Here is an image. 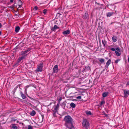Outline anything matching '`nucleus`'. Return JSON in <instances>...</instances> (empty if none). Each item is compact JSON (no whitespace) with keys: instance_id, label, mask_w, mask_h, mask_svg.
I'll use <instances>...</instances> for the list:
<instances>
[{"instance_id":"nucleus-28","label":"nucleus","mask_w":129,"mask_h":129,"mask_svg":"<svg viewBox=\"0 0 129 129\" xmlns=\"http://www.w3.org/2000/svg\"><path fill=\"white\" fill-rule=\"evenodd\" d=\"M110 102H111V101L110 100L107 101V104L109 105H110Z\"/></svg>"},{"instance_id":"nucleus-41","label":"nucleus","mask_w":129,"mask_h":129,"mask_svg":"<svg viewBox=\"0 0 129 129\" xmlns=\"http://www.w3.org/2000/svg\"><path fill=\"white\" fill-rule=\"evenodd\" d=\"M102 95L103 98L105 97V92H104L103 93Z\"/></svg>"},{"instance_id":"nucleus-29","label":"nucleus","mask_w":129,"mask_h":129,"mask_svg":"<svg viewBox=\"0 0 129 129\" xmlns=\"http://www.w3.org/2000/svg\"><path fill=\"white\" fill-rule=\"evenodd\" d=\"M47 10L46 9H44L43 11V12L44 14H45L47 11Z\"/></svg>"},{"instance_id":"nucleus-31","label":"nucleus","mask_w":129,"mask_h":129,"mask_svg":"<svg viewBox=\"0 0 129 129\" xmlns=\"http://www.w3.org/2000/svg\"><path fill=\"white\" fill-rule=\"evenodd\" d=\"M22 60V59L20 57H19L17 60V62L18 63H19L20 62L21 60Z\"/></svg>"},{"instance_id":"nucleus-57","label":"nucleus","mask_w":129,"mask_h":129,"mask_svg":"<svg viewBox=\"0 0 129 129\" xmlns=\"http://www.w3.org/2000/svg\"><path fill=\"white\" fill-rule=\"evenodd\" d=\"M13 120H14V121H16V119H15Z\"/></svg>"},{"instance_id":"nucleus-37","label":"nucleus","mask_w":129,"mask_h":129,"mask_svg":"<svg viewBox=\"0 0 129 129\" xmlns=\"http://www.w3.org/2000/svg\"><path fill=\"white\" fill-rule=\"evenodd\" d=\"M81 96H79L76 98L77 99H80L81 98Z\"/></svg>"},{"instance_id":"nucleus-40","label":"nucleus","mask_w":129,"mask_h":129,"mask_svg":"<svg viewBox=\"0 0 129 129\" xmlns=\"http://www.w3.org/2000/svg\"><path fill=\"white\" fill-rule=\"evenodd\" d=\"M22 59H23L25 58V56H22L21 57H20Z\"/></svg>"},{"instance_id":"nucleus-58","label":"nucleus","mask_w":129,"mask_h":129,"mask_svg":"<svg viewBox=\"0 0 129 129\" xmlns=\"http://www.w3.org/2000/svg\"><path fill=\"white\" fill-rule=\"evenodd\" d=\"M16 49H17V48L18 47H17V46H16Z\"/></svg>"},{"instance_id":"nucleus-49","label":"nucleus","mask_w":129,"mask_h":129,"mask_svg":"<svg viewBox=\"0 0 129 129\" xmlns=\"http://www.w3.org/2000/svg\"><path fill=\"white\" fill-rule=\"evenodd\" d=\"M57 10H61V8H59L57 9Z\"/></svg>"},{"instance_id":"nucleus-3","label":"nucleus","mask_w":129,"mask_h":129,"mask_svg":"<svg viewBox=\"0 0 129 129\" xmlns=\"http://www.w3.org/2000/svg\"><path fill=\"white\" fill-rule=\"evenodd\" d=\"M43 63H40L38 65L37 69V72H41L42 71V68L43 67Z\"/></svg>"},{"instance_id":"nucleus-10","label":"nucleus","mask_w":129,"mask_h":129,"mask_svg":"<svg viewBox=\"0 0 129 129\" xmlns=\"http://www.w3.org/2000/svg\"><path fill=\"white\" fill-rule=\"evenodd\" d=\"M59 27H58L57 25H55L54 27H52L51 29V30L52 31H54L56 29H59Z\"/></svg>"},{"instance_id":"nucleus-14","label":"nucleus","mask_w":129,"mask_h":129,"mask_svg":"<svg viewBox=\"0 0 129 129\" xmlns=\"http://www.w3.org/2000/svg\"><path fill=\"white\" fill-rule=\"evenodd\" d=\"M86 114L87 115H92L93 114L91 113L90 111H86L85 112Z\"/></svg>"},{"instance_id":"nucleus-44","label":"nucleus","mask_w":129,"mask_h":129,"mask_svg":"<svg viewBox=\"0 0 129 129\" xmlns=\"http://www.w3.org/2000/svg\"><path fill=\"white\" fill-rule=\"evenodd\" d=\"M126 85V86L129 85V81L127 82Z\"/></svg>"},{"instance_id":"nucleus-23","label":"nucleus","mask_w":129,"mask_h":129,"mask_svg":"<svg viewBox=\"0 0 129 129\" xmlns=\"http://www.w3.org/2000/svg\"><path fill=\"white\" fill-rule=\"evenodd\" d=\"M99 61L101 63H103L104 62L105 60L104 59L101 58V59H100L99 58Z\"/></svg>"},{"instance_id":"nucleus-46","label":"nucleus","mask_w":129,"mask_h":129,"mask_svg":"<svg viewBox=\"0 0 129 129\" xmlns=\"http://www.w3.org/2000/svg\"><path fill=\"white\" fill-rule=\"evenodd\" d=\"M18 63L17 62L14 65V66H17V65L18 64V63Z\"/></svg>"},{"instance_id":"nucleus-47","label":"nucleus","mask_w":129,"mask_h":129,"mask_svg":"<svg viewBox=\"0 0 129 129\" xmlns=\"http://www.w3.org/2000/svg\"><path fill=\"white\" fill-rule=\"evenodd\" d=\"M102 43H103V45L105 46V43H104V41L103 40H102Z\"/></svg>"},{"instance_id":"nucleus-53","label":"nucleus","mask_w":129,"mask_h":129,"mask_svg":"<svg viewBox=\"0 0 129 129\" xmlns=\"http://www.w3.org/2000/svg\"><path fill=\"white\" fill-rule=\"evenodd\" d=\"M128 62L129 63V57L128 58Z\"/></svg>"},{"instance_id":"nucleus-21","label":"nucleus","mask_w":129,"mask_h":129,"mask_svg":"<svg viewBox=\"0 0 129 129\" xmlns=\"http://www.w3.org/2000/svg\"><path fill=\"white\" fill-rule=\"evenodd\" d=\"M66 104L64 102L62 103L61 104V105L63 109H65V107L66 106Z\"/></svg>"},{"instance_id":"nucleus-30","label":"nucleus","mask_w":129,"mask_h":129,"mask_svg":"<svg viewBox=\"0 0 129 129\" xmlns=\"http://www.w3.org/2000/svg\"><path fill=\"white\" fill-rule=\"evenodd\" d=\"M59 107V105L57 106V105L56 107L54 109V111H57V108H58Z\"/></svg>"},{"instance_id":"nucleus-43","label":"nucleus","mask_w":129,"mask_h":129,"mask_svg":"<svg viewBox=\"0 0 129 129\" xmlns=\"http://www.w3.org/2000/svg\"><path fill=\"white\" fill-rule=\"evenodd\" d=\"M27 105H30V106L32 105L30 103H28V102L27 103Z\"/></svg>"},{"instance_id":"nucleus-4","label":"nucleus","mask_w":129,"mask_h":129,"mask_svg":"<svg viewBox=\"0 0 129 129\" xmlns=\"http://www.w3.org/2000/svg\"><path fill=\"white\" fill-rule=\"evenodd\" d=\"M89 15L87 12H86L82 16V18L84 20L88 19H89Z\"/></svg>"},{"instance_id":"nucleus-63","label":"nucleus","mask_w":129,"mask_h":129,"mask_svg":"<svg viewBox=\"0 0 129 129\" xmlns=\"http://www.w3.org/2000/svg\"><path fill=\"white\" fill-rule=\"evenodd\" d=\"M59 31H60V29H59Z\"/></svg>"},{"instance_id":"nucleus-15","label":"nucleus","mask_w":129,"mask_h":129,"mask_svg":"<svg viewBox=\"0 0 129 129\" xmlns=\"http://www.w3.org/2000/svg\"><path fill=\"white\" fill-rule=\"evenodd\" d=\"M20 28L19 26H17L15 28V31L16 33L18 32L20 29Z\"/></svg>"},{"instance_id":"nucleus-56","label":"nucleus","mask_w":129,"mask_h":129,"mask_svg":"<svg viewBox=\"0 0 129 129\" xmlns=\"http://www.w3.org/2000/svg\"><path fill=\"white\" fill-rule=\"evenodd\" d=\"M42 118H43H43H44V116L43 115H42Z\"/></svg>"},{"instance_id":"nucleus-11","label":"nucleus","mask_w":129,"mask_h":129,"mask_svg":"<svg viewBox=\"0 0 129 129\" xmlns=\"http://www.w3.org/2000/svg\"><path fill=\"white\" fill-rule=\"evenodd\" d=\"M20 94L21 95V97H22V99H24L26 98V96L23 94V93L21 91L20 92Z\"/></svg>"},{"instance_id":"nucleus-1","label":"nucleus","mask_w":129,"mask_h":129,"mask_svg":"<svg viewBox=\"0 0 129 129\" xmlns=\"http://www.w3.org/2000/svg\"><path fill=\"white\" fill-rule=\"evenodd\" d=\"M64 120L65 122V125L67 128L69 129H75L73 125V119L70 116L67 115L65 116Z\"/></svg>"},{"instance_id":"nucleus-39","label":"nucleus","mask_w":129,"mask_h":129,"mask_svg":"<svg viewBox=\"0 0 129 129\" xmlns=\"http://www.w3.org/2000/svg\"><path fill=\"white\" fill-rule=\"evenodd\" d=\"M109 94V93L108 92H105V97L108 95Z\"/></svg>"},{"instance_id":"nucleus-51","label":"nucleus","mask_w":129,"mask_h":129,"mask_svg":"<svg viewBox=\"0 0 129 129\" xmlns=\"http://www.w3.org/2000/svg\"><path fill=\"white\" fill-rule=\"evenodd\" d=\"M2 26V25L1 23H0V28H1Z\"/></svg>"},{"instance_id":"nucleus-20","label":"nucleus","mask_w":129,"mask_h":129,"mask_svg":"<svg viewBox=\"0 0 129 129\" xmlns=\"http://www.w3.org/2000/svg\"><path fill=\"white\" fill-rule=\"evenodd\" d=\"M70 106L71 107L73 108H75L76 107V105L73 103H72L70 104Z\"/></svg>"},{"instance_id":"nucleus-5","label":"nucleus","mask_w":129,"mask_h":129,"mask_svg":"<svg viewBox=\"0 0 129 129\" xmlns=\"http://www.w3.org/2000/svg\"><path fill=\"white\" fill-rule=\"evenodd\" d=\"M124 96L125 98L128 97V95H129V90L126 89H124L123 90Z\"/></svg>"},{"instance_id":"nucleus-42","label":"nucleus","mask_w":129,"mask_h":129,"mask_svg":"<svg viewBox=\"0 0 129 129\" xmlns=\"http://www.w3.org/2000/svg\"><path fill=\"white\" fill-rule=\"evenodd\" d=\"M62 99V97H60V98L59 99H58V101H60Z\"/></svg>"},{"instance_id":"nucleus-32","label":"nucleus","mask_w":129,"mask_h":129,"mask_svg":"<svg viewBox=\"0 0 129 129\" xmlns=\"http://www.w3.org/2000/svg\"><path fill=\"white\" fill-rule=\"evenodd\" d=\"M57 111H55L54 112V113L53 114V116L54 117H56V112H57Z\"/></svg>"},{"instance_id":"nucleus-24","label":"nucleus","mask_w":129,"mask_h":129,"mask_svg":"<svg viewBox=\"0 0 129 129\" xmlns=\"http://www.w3.org/2000/svg\"><path fill=\"white\" fill-rule=\"evenodd\" d=\"M103 100L100 103V106H102L105 103V101L104 100V98H103Z\"/></svg>"},{"instance_id":"nucleus-38","label":"nucleus","mask_w":129,"mask_h":129,"mask_svg":"<svg viewBox=\"0 0 129 129\" xmlns=\"http://www.w3.org/2000/svg\"><path fill=\"white\" fill-rule=\"evenodd\" d=\"M110 49L111 50L113 51H115L116 50V49L113 48H111Z\"/></svg>"},{"instance_id":"nucleus-45","label":"nucleus","mask_w":129,"mask_h":129,"mask_svg":"<svg viewBox=\"0 0 129 129\" xmlns=\"http://www.w3.org/2000/svg\"><path fill=\"white\" fill-rule=\"evenodd\" d=\"M29 86L27 85V86H26V88L25 89V92L27 90V88Z\"/></svg>"},{"instance_id":"nucleus-55","label":"nucleus","mask_w":129,"mask_h":129,"mask_svg":"<svg viewBox=\"0 0 129 129\" xmlns=\"http://www.w3.org/2000/svg\"><path fill=\"white\" fill-rule=\"evenodd\" d=\"M2 33L1 31H0V35H1Z\"/></svg>"},{"instance_id":"nucleus-52","label":"nucleus","mask_w":129,"mask_h":129,"mask_svg":"<svg viewBox=\"0 0 129 129\" xmlns=\"http://www.w3.org/2000/svg\"><path fill=\"white\" fill-rule=\"evenodd\" d=\"M27 95L28 97L30 99H33L32 98H31L30 97V96H29L27 94Z\"/></svg>"},{"instance_id":"nucleus-17","label":"nucleus","mask_w":129,"mask_h":129,"mask_svg":"<svg viewBox=\"0 0 129 129\" xmlns=\"http://www.w3.org/2000/svg\"><path fill=\"white\" fill-rule=\"evenodd\" d=\"M36 114V112L35 111L33 110L31 112L30 115L32 116H34Z\"/></svg>"},{"instance_id":"nucleus-7","label":"nucleus","mask_w":129,"mask_h":129,"mask_svg":"<svg viewBox=\"0 0 129 129\" xmlns=\"http://www.w3.org/2000/svg\"><path fill=\"white\" fill-rule=\"evenodd\" d=\"M58 71V66L55 65L53 68V73H57Z\"/></svg>"},{"instance_id":"nucleus-27","label":"nucleus","mask_w":129,"mask_h":129,"mask_svg":"<svg viewBox=\"0 0 129 129\" xmlns=\"http://www.w3.org/2000/svg\"><path fill=\"white\" fill-rule=\"evenodd\" d=\"M113 14V13H108L107 14V17L108 16H111V15Z\"/></svg>"},{"instance_id":"nucleus-2","label":"nucleus","mask_w":129,"mask_h":129,"mask_svg":"<svg viewBox=\"0 0 129 129\" xmlns=\"http://www.w3.org/2000/svg\"><path fill=\"white\" fill-rule=\"evenodd\" d=\"M82 125L83 127L88 128L89 127V122L86 119H83Z\"/></svg>"},{"instance_id":"nucleus-19","label":"nucleus","mask_w":129,"mask_h":129,"mask_svg":"<svg viewBox=\"0 0 129 129\" xmlns=\"http://www.w3.org/2000/svg\"><path fill=\"white\" fill-rule=\"evenodd\" d=\"M102 0H96L95 1L96 4H97L98 5H100V4Z\"/></svg>"},{"instance_id":"nucleus-61","label":"nucleus","mask_w":129,"mask_h":129,"mask_svg":"<svg viewBox=\"0 0 129 129\" xmlns=\"http://www.w3.org/2000/svg\"><path fill=\"white\" fill-rule=\"evenodd\" d=\"M57 14H60V13H57Z\"/></svg>"},{"instance_id":"nucleus-9","label":"nucleus","mask_w":129,"mask_h":129,"mask_svg":"<svg viewBox=\"0 0 129 129\" xmlns=\"http://www.w3.org/2000/svg\"><path fill=\"white\" fill-rule=\"evenodd\" d=\"M70 31L68 29L66 31H64L62 32L63 35H68L70 33Z\"/></svg>"},{"instance_id":"nucleus-59","label":"nucleus","mask_w":129,"mask_h":129,"mask_svg":"<svg viewBox=\"0 0 129 129\" xmlns=\"http://www.w3.org/2000/svg\"><path fill=\"white\" fill-rule=\"evenodd\" d=\"M105 123H106V122L107 123H108V122H107V121H105Z\"/></svg>"},{"instance_id":"nucleus-35","label":"nucleus","mask_w":129,"mask_h":129,"mask_svg":"<svg viewBox=\"0 0 129 129\" xmlns=\"http://www.w3.org/2000/svg\"><path fill=\"white\" fill-rule=\"evenodd\" d=\"M34 9H35L37 10H38V7H37V6H35L34 7Z\"/></svg>"},{"instance_id":"nucleus-26","label":"nucleus","mask_w":129,"mask_h":129,"mask_svg":"<svg viewBox=\"0 0 129 129\" xmlns=\"http://www.w3.org/2000/svg\"><path fill=\"white\" fill-rule=\"evenodd\" d=\"M115 53L117 56H119L121 54V53H119L117 51H115Z\"/></svg>"},{"instance_id":"nucleus-22","label":"nucleus","mask_w":129,"mask_h":129,"mask_svg":"<svg viewBox=\"0 0 129 129\" xmlns=\"http://www.w3.org/2000/svg\"><path fill=\"white\" fill-rule=\"evenodd\" d=\"M111 60L110 59L106 63V65L107 66H108L109 65L110 63H111Z\"/></svg>"},{"instance_id":"nucleus-34","label":"nucleus","mask_w":129,"mask_h":129,"mask_svg":"<svg viewBox=\"0 0 129 129\" xmlns=\"http://www.w3.org/2000/svg\"><path fill=\"white\" fill-rule=\"evenodd\" d=\"M116 50L119 52H120V49L119 47H117L116 48Z\"/></svg>"},{"instance_id":"nucleus-48","label":"nucleus","mask_w":129,"mask_h":129,"mask_svg":"<svg viewBox=\"0 0 129 129\" xmlns=\"http://www.w3.org/2000/svg\"><path fill=\"white\" fill-rule=\"evenodd\" d=\"M60 104V101H58V102L57 103V106H58V105H59V104Z\"/></svg>"},{"instance_id":"nucleus-25","label":"nucleus","mask_w":129,"mask_h":129,"mask_svg":"<svg viewBox=\"0 0 129 129\" xmlns=\"http://www.w3.org/2000/svg\"><path fill=\"white\" fill-rule=\"evenodd\" d=\"M24 45V44L23 43H22L21 42L19 44V45L18 46H18H19V47H21L23 46Z\"/></svg>"},{"instance_id":"nucleus-13","label":"nucleus","mask_w":129,"mask_h":129,"mask_svg":"<svg viewBox=\"0 0 129 129\" xmlns=\"http://www.w3.org/2000/svg\"><path fill=\"white\" fill-rule=\"evenodd\" d=\"M117 37L115 36H114L112 38L113 41L114 42H116L117 41Z\"/></svg>"},{"instance_id":"nucleus-54","label":"nucleus","mask_w":129,"mask_h":129,"mask_svg":"<svg viewBox=\"0 0 129 129\" xmlns=\"http://www.w3.org/2000/svg\"><path fill=\"white\" fill-rule=\"evenodd\" d=\"M10 7V8H13V7H12L11 6H10V7Z\"/></svg>"},{"instance_id":"nucleus-36","label":"nucleus","mask_w":129,"mask_h":129,"mask_svg":"<svg viewBox=\"0 0 129 129\" xmlns=\"http://www.w3.org/2000/svg\"><path fill=\"white\" fill-rule=\"evenodd\" d=\"M120 60L119 59H117V60H115V63H117L118 61H119Z\"/></svg>"},{"instance_id":"nucleus-6","label":"nucleus","mask_w":129,"mask_h":129,"mask_svg":"<svg viewBox=\"0 0 129 129\" xmlns=\"http://www.w3.org/2000/svg\"><path fill=\"white\" fill-rule=\"evenodd\" d=\"M90 67L88 66L85 67L82 70V72H85L87 71H90Z\"/></svg>"},{"instance_id":"nucleus-18","label":"nucleus","mask_w":129,"mask_h":129,"mask_svg":"<svg viewBox=\"0 0 129 129\" xmlns=\"http://www.w3.org/2000/svg\"><path fill=\"white\" fill-rule=\"evenodd\" d=\"M18 4V5L19 6V7H21V5L22 4V2L21 0H19Z\"/></svg>"},{"instance_id":"nucleus-8","label":"nucleus","mask_w":129,"mask_h":129,"mask_svg":"<svg viewBox=\"0 0 129 129\" xmlns=\"http://www.w3.org/2000/svg\"><path fill=\"white\" fill-rule=\"evenodd\" d=\"M31 48H27V49L26 50L23 51L22 52L21 54H25L26 53H27L29 51Z\"/></svg>"},{"instance_id":"nucleus-12","label":"nucleus","mask_w":129,"mask_h":129,"mask_svg":"<svg viewBox=\"0 0 129 129\" xmlns=\"http://www.w3.org/2000/svg\"><path fill=\"white\" fill-rule=\"evenodd\" d=\"M13 129H17V127L15 125V124H12L10 126Z\"/></svg>"},{"instance_id":"nucleus-16","label":"nucleus","mask_w":129,"mask_h":129,"mask_svg":"<svg viewBox=\"0 0 129 129\" xmlns=\"http://www.w3.org/2000/svg\"><path fill=\"white\" fill-rule=\"evenodd\" d=\"M110 115L109 114H105V118H107L108 119V121H109L110 118Z\"/></svg>"},{"instance_id":"nucleus-33","label":"nucleus","mask_w":129,"mask_h":129,"mask_svg":"<svg viewBox=\"0 0 129 129\" xmlns=\"http://www.w3.org/2000/svg\"><path fill=\"white\" fill-rule=\"evenodd\" d=\"M28 129H33V128L30 125H28Z\"/></svg>"},{"instance_id":"nucleus-60","label":"nucleus","mask_w":129,"mask_h":129,"mask_svg":"<svg viewBox=\"0 0 129 129\" xmlns=\"http://www.w3.org/2000/svg\"><path fill=\"white\" fill-rule=\"evenodd\" d=\"M103 113H104V114H105V113L104 112H103Z\"/></svg>"},{"instance_id":"nucleus-62","label":"nucleus","mask_w":129,"mask_h":129,"mask_svg":"<svg viewBox=\"0 0 129 129\" xmlns=\"http://www.w3.org/2000/svg\"><path fill=\"white\" fill-rule=\"evenodd\" d=\"M67 108H68V106H67Z\"/></svg>"},{"instance_id":"nucleus-50","label":"nucleus","mask_w":129,"mask_h":129,"mask_svg":"<svg viewBox=\"0 0 129 129\" xmlns=\"http://www.w3.org/2000/svg\"><path fill=\"white\" fill-rule=\"evenodd\" d=\"M13 1V0H10V2L11 3H12Z\"/></svg>"}]
</instances>
